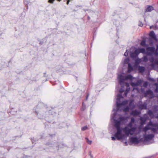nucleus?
Returning <instances> with one entry per match:
<instances>
[{"label": "nucleus", "mask_w": 158, "mask_h": 158, "mask_svg": "<svg viewBox=\"0 0 158 158\" xmlns=\"http://www.w3.org/2000/svg\"><path fill=\"white\" fill-rule=\"evenodd\" d=\"M147 104L146 102L142 103L139 105V108L141 109H147Z\"/></svg>", "instance_id": "nucleus-20"}, {"label": "nucleus", "mask_w": 158, "mask_h": 158, "mask_svg": "<svg viewBox=\"0 0 158 158\" xmlns=\"http://www.w3.org/2000/svg\"><path fill=\"white\" fill-rule=\"evenodd\" d=\"M124 143H125V145H126V146H127V145H128V143H127V140H126V141L124 142Z\"/></svg>", "instance_id": "nucleus-52"}, {"label": "nucleus", "mask_w": 158, "mask_h": 158, "mask_svg": "<svg viewBox=\"0 0 158 158\" xmlns=\"http://www.w3.org/2000/svg\"><path fill=\"white\" fill-rule=\"evenodd\" d=\"M155 127H156L157 129L158 130V124L155 123Z\"/></svg>", "instance_id": "nucleus-51"}, {"label": "nucleus", "mask_w": 158, "mask_h": 158, "mask_svg": "<svg viewBox=\"0 0 158 158\" xmlns=\"http://www.w3.org/2000/svg\"><path fill=\"white\" fill-rule=\"evenodd\" d=\"M86 140L87 143L89 144H91L92 143V141L91 140H89L88 138H85Z\"/></svg>", "instance_id": "nucleus-35"}, {"label": "nucleus", "mask_w": 158, "mask_h": 158, "mask_svg": "<svg viewBox=\"0 0 158 158\" xmlns=\"http://www.w3.org/2000/svg\"><path fill=\"white\" fill-rule=\"evenodd\" d=\"M76 6V7H82V6H78V5H77V6Z\"/></svg>", "instance_id": "nucleus-61"}, {"label": "nucleus", "mask_w": 158, "mask_h": 158, "mask_svg": "<svg viewBox=\"0 0 158 158\" xmlns=\"http://www.w3.org/2000/svg\"><path fill=\"white\" fill-rule=\"evenodd\" d=\"M129 106L131 108L133 109L135 107V105L133 101H131L129 102Z\"/></svg>", "instance_id": "nucleus-27"}, {"label": "nucleus", "mask_w": 158, "mask_h": 158, "mask_svg": "<svg viewBox=\"0 0 158 158\" xmlns=\"http://www.w3.org/2000/svg\"><path fill=\"white\" fill-rule=\"evenodd\" d=\"M139 26L140 27H142L143 26V24L142 23H141L139 25Z\"/></svg>", "instance_id": "nucleus-55"}, {"label": "nucleus", "mask_w": 158, "mask_h": 158, "mask_svg": "<svg viewBox=\"0 0 158 158\" xmlns=\"http://www.w3.org/2000/svg\"><path fill=\"white\" fill-rule=\"evenodd\" d=\"M88 129L87 127L86 126H85L81 128V130L82 131H85Z\"/></svg>", "instance_id": "nucleus-41"}, {"label": "nucleus", "mask_w": 158, "mask_h": 158, "mask_svg": "<svg viewBox=\"0 0 158 158\" xmlns=\"http://www.w3.org/2000/svg\"><path fill=\"white\" fill-rule=\"evenodd\" d=\"M27 148H21L22 149H27Z\"/></svg>", "instance_id": "nucleus-64"}, {"label": "nucleus", "mask_w": 158, "mask_h": 158, "mask_svg": "<svg viewBox=\"0 0 158 158\" xmlns=\"http://www.w3.org/2000/svg\"><path fill=\"white\" fill-rule=\"evenodd\" d=\"M133 78H134V77L131 74H129L127 75H123L122 74H118V79L124 82L125 80H131Z\"/></svg>", "instance_id": "nucleus-8"}, {"label": "nucleus", "mask_w": 158, "mask_h": 158, "mask_svg": "<svg viewBox=\"0 0 158 158\" xmlns=\"http://www.w3.org/2000/svg\"><path fill=\"white\" fill-rule=\"evenodd\" d=\"M125 132V134H123L121 132L120 137H118V140H124L125 141L127 140V138L129 136V135H132L133 134L131 132H132L130 130V129L128 128L127 127H125L123 128V130Z\"/></svg>", "instance_id": "nucleus-6"}, {"label": "nucleus", "mask_w": 158, "mask_h": 158, "mask_svg": "<svg viewBox=\"0 0 158 158\" xmlns=\"http://www.w3.org/2000/svg\"><path fill=\"white\" fill-rule=\"evenodd\" d=\"M48 113L49 114H50L51 113V110H49L48 111Z\"/></svg>", "instance_id": "nucleus-63"}, {"label": "nucleus", "mask_w": 158, "mask_h": 158, "mask_svg": "<svg viewBox=\"0 0 158 158\" xmlns=\"http://www.w3.org/2000/svg\"><path fill=\"white\" fill-rule=\"evenodd\" d=\"M139 69L140 70H141L143 71H144L145 69V68L144 66H139Z\"/></svg>", "instance_id": "nucleus-42"}, {"label": "nucleus", "mask_w": 158, "mask_h": 158, "mask_svg": "<svg viewBox=\"0 0 158 158\" xmlns=\"http://www.w3.org/2000/svg\"><path fill=\"white\" fill-rule=\"evenodd\" d=\"M130 107L129 106H127L124 108V111H128L130 110Z\"/></svg>", "instance_id": "nucleus-37"}, {"label": "nucleus", "mask_w": 158, "mask_h": 158, "mask_svg": "<svg viewBox=\"0 0 158 158\" xmlns=\"http://www.w3.org/2000/svg\"><path fill=\"white\" fill-rule=\"evenodd\" d=\"M5 94L4 93L3 94L2 92H0V97H2L5 96Z\"/></svg>", "instance_id": "nucleus-46"}, {"label": "nucleus", "mask_w": 158, "mask_h": 158, "mask_svg": "<svg viewBox=\"0 0 158 158\" xmlns=\"http://www.w3.org/2000/svg\"><path fill=\"white\" fill-rule=\"evenodd\" d=\"M139 54L141 53L149 56H152L154 55V52L155 50V48L154 47H148L147 48V51H146L145 49L143 48H136Z\"/></svg>", "instance_id": "nucleus-3"}, {"label": "nucleus", "mask_w": 158, "mask_h": 158, "mask_svg": "<svg viewBox=\"0 0 158 158\" xmlns=\"http://www.w3.org/2000/svg\"><path fill=\"white\" fill-rule=\"evenodd\" d=\"M154 126H152L151 128V130L153 132L156 134H158V132H157V129L156 128L154 127Z\"/></svg>", "instance_id": "nucleus-30"}, {"label": "nucleus", "mask_w": 158, "mask_h": 158, "mask_svg": "<svg viewBox=\"0 0 158 158\" xmlns=\"http://www.w3.org/2000/svg\"><path fill=\"white\" fill-rule=\"evenodd\" d=\"M155 107L156 108V111H157L158 110V109H157V108H158V106H155Z\"/></svg>", "instance_id": "nucleus-54"}, {"label": "nucleus", "mask_w": 158, "mask_h": 158, "mask_svg": "<svg viewBox=\"0 0 158 158\" xmlns=\"http://www.w3.org/2000/svg\"><path fill=\"white\" fill-rule=\"evenodd\" d=\"M133 60L135 61V63L137 64L140 63L141 62V59L139 58L138 56L137 58H135V59H133Z\"/></svg>", "instance_id": "nucleus-29"}, {"label": "nucleus", "mask_w": 158, "mask_h": 158, "mask_svg": "<svg viewBox=\"0 0 158 158\" xmlns=\"http://www.w3.org/2000/svg\"><path fill=\"white\" fill-rule=\"evenodd\" d=\"M130 88L129 87V88H127L126 89V90L127 91V90L129 91L130 90Z\"/></svg>", "instance_id": "nucleus-59"}, {"label": "nucleus", "mask_w": 158, "mask_h": 158, "mask_svg": "<svg viewBox=\"0 0 158 158\" xmlns=\"http://www.w3.org/2000/svg\"><path fill=\"white\" fill-rule=\"evenodd\" d=\"M24 2L25 4L27 5L29 2L28 0H24Z\"/></svg>", "instance_id": "nucleus-43"}, {"label": "nucleus", "mask_w": 158, "mask_h": 158, "mask_svg": "<svg viewBox=\"0 0 158 158\" xmlns=\"http://www.w3.org/2000/svg\"><path fill=\"white\" fill-rule=\"evenodd\" d=\"M154 9L153 7L151 6H148L146 9L145 10V12H151Z\"/></svg>", "instance_id": "nucleus-22"}, {"label": "nucleus", "mask_w": 158, "mask_h": 158, "mask_svg": "<svg viewBox=\"0 0 158 158\" xmlns=\"http://www.w3.org/2000/svg\"><path fill=\"white\" fill-rule=\"evenodd\" d=\"M43 41H40L39 43V44H40V45H42L43 44Z\"/></svg>", "instance_id": "nucleus-50"}, {"label": "nucleus", "mask_w": 158, "mask_h": 158, "mask_svg": "<svg viewBox=\"0 0 158 158\" xmlns=\"http://www.w3.org/2000/svg\"><path fill=\"white\" fill-rule=\"evenodd\" d=\"M86 106L83 102L82 103V106L81 108V110L83 111L86 109Z\"/></svg>", "instance_id": "nucleus-31"}, {"label": "nucleus", "mask_w": 158, "mask_h": 158, "mask_svg": "<svg viewBox=\"0 0 158 158\" xmlns=\"http://www.w3.org/2000/svg\"><path fill=\"white\" fill-rule=\"evenodd\" d=\"M118 83L120 85L121 88L119 90V92L122 93L124 91V87L125 85V83L122 81L118 80Z\"/></svg>", "instance_id": "nucleus-17"}, {"label": "nucleus", "mask_w": 158, "mask_h": 158, "mask_svg": "<svg viewBox=\"0 0 158 158\" xmlns=\"http://www.w3.org/2000/svg\"><path fill=\"white\" fill-rule=\"evenodd\" d=\"M31 139L33 143H34L35 142L38 141V139H35L34 138H31Z\"/></svg>", "instance_id": "nucleus-33"}, {"label": "nucleus", "mask_w": 158, "mask_h": 158, "mask_svg": "<svg viewBox=\"0 0 158 158\" xmlns=\"http://www.w3.org/2000/svg\"><path fill=\"white\" fill-rule=\"evenodd\" d=\"M55 134H51V135H49L50 136H51V137H52L54 135H55Z\"/></svg>", "instance_id": "nucleus-60"}, {"label": "nucleus", "mask_w": 158, "mask_h": 158, "mask_svg": "<svg viewBox=\"0 0 158 158\" xmlns=\"http://www.w3.org/2000/svg\"><path fill=\"white\" fill-rule=\"evenodd\" d=\"M133 69V68L132 64L131 63H129L128 65L127 71L128 72H131Z\"/></svg>", "instance_id": "nucleus-26"}, {"label": "nucleus", "mask_w": 158, "mask_h": 158, "mask_svg": "<svg viewBox=\"0 0 158 158\" xmlns=\"http://www.w3.org/2000/svg\"><path fill=\"white\" fill-rule=\"evenodd\" d=\"M154 91L156 93H158V89L157 88H156V89Z\"/></svg>", "instance_id": "nucleus-49"}, {"label": "nucleus", "mask_w": 158, "mask_h": 158, "mask_svg": "<svg viewBox=\"0 0 158 158\" xmlns=\"http://www.w3.org/2000/svg\"><path fill=\"white\" fill-rule=\"evenodd\" d=\"M149 84L148 82L147 81H145L143 83V86L145 87H147Z\"/></svg>", "instance_id": "nucleus-38"}, {"label": "nucleus", "mask_w": 158, "mask_h": 158, "mask_svg": "<svg viewBox=\"0 0 158 158\" xmlns=\"http://www.w3.org/2000/svg\"><path fill=\"white\" fill-rule=\"evenodd\" d=\"M130 60L129 57L126 58L124 60L123 65L125 66V64H127L128 65L129 63H130Z\"/></svg>", "instance_id": "nucleus-25"}, {"label": "nucleus", "mask_w": 158, "mask_h": 158, "mask_svg": "<svg viewBox=\"0 0 158 158\" xmlns=\"http://www.w3.org/2000/svg\"><path fill=\"white\" fill-rule=\"evenodd\" d=\"M148 95H149V98H152L155 97L153 91L149 89H148L145 91L144 94V96L146 97H147Z\"/></svg>", "instance_id": "nucleus-14"}, {"label": "nucleus", "mask_w": 158, "mask_h": 158, "mask_svg": "<svg viewBox=\"0 0 158 158\" xmlns=\"http://www.w3.org/2000/svg\"><path fill=\"white\" fill-rule=\"evenodd\" d=\"M89 93H87V95H86V98H85V101H87V100H88V97H89Z\"/></svg>", "instance_id": "nucleus-44"}, {"label": "nucleus", "mask_w": 158, "mask_h": 158, "mask_svg": "<svg viewBox=\"0 0 158 158\" xmlns=\"http://www.w3.org/2000/svg\"><path fill=\"white\" fill-rule=\"evenodd\" d=\"M61 0H57V1L58 2H60ZM70 0H67L66 4L67 5H68L69 4V2H70Z\"/></svg>", "instance_id": "nucleus-47"}, {"label": "nucleus", "mask_w": 158, "mask_h": 158, "mask_svg": "<svg viewBox=\"0 0 158 158\" xmlns=\"http://www.w3.org/2000/svg\"><path fill=\"white\" fill-rule=\"evenodd\" d=\"M45 41H46V40H45V39H42V41H43V42H44V41H45Z\"/></svg>", "instance_id": "nucleus-58"}, {"label": "nucleus", "mask_w": 158, "mask_h": 158, "mask_svg": "<svg viewBox=\"0 0 158 158\" xmlns=\"http://www.w3.org/2000/svg\"><path fill=\"white\" fill-rule=\"evenodd\" d=\"M146 41L145 39L143 40L140 42V45L143 47L147 46L148 47V45L146 44Z\"/></svg>", "instance_id": "nucleus-23"}, {"label": "nucleus", "mask_w": 158, "mask_h": 158, "mask_svg": "<svg viewBox=\"0 0 158 158\" xmlns=\"http://www.w3.org/2000/svg\"><path fill=\"white\" fill-rule=\"evenodd\" d=\"M15 158H20L19 156L18 155H16ZM20 158H32V156L26 155L23 154V156L21 157Z\"/></svg>", "instance_id": "nucleus-21"}, {"label": "nucleus", "mask_w": 158, "mask_h": 158, "mask_svg": "<svg viewBox=\"0 0 158 158\" xmlns=\"http://www.w3.org/2000/svg\"><path fill=\"white\" fill-rule=\"evenodd\" d=\"M47 112V110L44 104L42 102L39 103L36 106L35 111V114L38 118L40 119H43L45 116Z\"/></svg>", "instance_id": "nucleus-2"}, {"label": "nucleus", "mask_w": 158, "mask_h": 158, "mask_svg": "<svg viewBox=\"0 0 158 158\" xmlns=\"http://www.w3.org/2000/svg\"><path fill=\"white\" fill-rule=\"evenodd\" d=\"M84 11H85V12H86V11H88V12L89 13H94V12H93V11L92 10H88V9H83Z\"/></svg>", "instance_id": "nucleus-40"}, {"label": "nucleus", "mask_w": 158, "mask_h": 158, "mask_svg": "<svg viewBox=\"0 0 158 158\" xmlns=\"http://www.w3.org/2000/svg\"><path fill=\"white\" fill-rule=\"evenodd\" d=\"M87 19L88 20H89L90 19V17L89 15L87 16Z\"/></svg>", "instance_id": "nucleus-57"}, {"label": "nucleus", "mask_w": 158, "mask_h": 158, "mask_svg": "<svg viewBox=\"0 0 158 158\" xmlns=\"http://www.w3.org/2000/svg\"><path fill=\"white\" fill-rule=\"evenodd\" d=\"M113 128L114 129L116 130V131L113 135V136L111 137V139L112 140L114 141L116 140H118V138L120 137V134H121V132L123 131V128L122 127H120L118 125H115L114 124H113Z\"/></svg>", "instance_id": "nucleus-5"}, {"label": "nucleus", "mask_w": 158, "mask_h": 158, "mask_svg": "<svg viewBox=\"0 0 158 158\" xmlns=\"http://www.w3.org/2000/svg\"><path fill=\"white\" fill-rule=\"evenodd\" d=\"M143 61L144 62H147L148 60V58L147 56H144L143 57Z\"/></svg>", "instance_id": "nucleus-34"}, {"label": "nucleus", "mask_w": 158, "mask_h": 158, "mask_svg": "<svg viewBox=\"0 0 158 158\" xmlns=\"http://www.w3.org/2000/svg\"><path fill=\"white\" fill-rule=\"evenodd\" d=\"M140 112L137 110H135L132 111L131 113L130 114L131 115L133 116H137L139 114Z\"/></svg>", "instance_id": "nucleus-19"}, {"label": "nucleus", "mask_w": 158, "mask_h": 158, "mask_svg": "<svg viewBox=\"0 0 158 158\" xmlns=\"http://www.w3.org/2000/svg\"><path fill=\"white\" fill-rule=\"evenodd\" d=\"M150 61L151 63L149 66L151 68L154 70H155L156 68H158V60H156L152 56L150 59Z\"/></svg>", "instance_id": "nucleus-10"}, {"label": "nucleus", "mask_w": 158, "mask_h": 158, "mask_svg": "<svg viewBox=\"0 0 158 158\" xmlns=\"http://www.w3.org/2000/svg\"><path fill=\"white\" fill-rule=\"evenodd\" d=\"M148 80L152 82H155L156 80L153 78L148 77L147 78Z\"/></svg>", "instance_id": "nucleus-32"}, {"label": "nucleus", "mask_w": 158, "mask_h": 158, "mask_svg": "<svg viewBox=\"0 0 158 158\" xmlns=\"http://www.w3.org/2000/svg\"><path fill=\"white\" fill-rule=\"evenodd\" d=\"M135 50L134 52L130 51L129 52L130 57L133 60L138 56L139 53L136 49V48H134Z\"/></svg>", "instance_id": "nucleus-13"}, {"label": "nucleus", "mask_w": 158, "mask_h": 158, "mask_svg": "<svg viewBox=\"0 0 158 158\" xmlns=\"http://www.w3.org/2000/svg\"><path fill=\"white\" fill-rule=\"evenodd\" d=\"M152 126L155 127V123H153L152 121H150L145 126L144 128L145 130L147 131L149 130H151Z\"/></svg>", "instance_id": "nucleus-16"}, {"label": "nucleus", "mask_w": 158, "mask_h": 158, "mask_svg": "<svg viewBox=\"0 0 158 158\" xmlns=\"http://www.w3.org/2000/svg\"><path fill=\"white\" fill-rule=\"evenodd\" d=\"M116 97V110L117 111H121L123 109V106L126 101H123L122 102H121L120 99L123 98V96L121 93L118 94L117 95Z\"/></svg>", "instance_id": "nucleus-4"}, {"label": "nucleus", "mask_w": 158, "mask_h": 158, "mask_svg": "<svg viewBox=\"0 0 158 158\" xmlns=\"http://www.w3.org/2000/svg\"><path fill=\"white\" fill-rule=\"evenodd\" d=\"M136 122L135 118L133 117L131 118L130 121L128 123L125 127L130 129L132 132H134L136 131V127L133 126V123Z\"/></svg>", "instance_id": "nucleus-9"}, {"label": "nucleus", "mask_w": 158, "mask_h": 158, "mask_svg": "<svg viewBox=\"0 0 158 158\" xmlns=\"http://www.w3.org/2000/svg\"><path fill=\"white\" fill-rule=\"evenodd\" d=\"M13 84L12 82L10 83L8 85V90L10 91H13L14 90V87L13 86Z\"/></svg>", "instance_id": "nucleus-24"}, {"label": "nucleus", "mask_w": 158, "mask_h": 158, "mask_svg": "<svg viewBox=\"0 0 158 158\" xmlns=\"http://www.w3.org/2000/svg\"><path fill=\"white\" fill-rule=\"evenodd\" d=\"M55 0H48V2L52 4L53 3Z\"/></svg>", "instance_id": "nucleus-45"}, {"label": "nucleus", "mask_w": 158, "mask_h": 158, "mask_svg": "<svg viewBox=\"0 0 158 158\" xmlns=\"http://www.w3.org/2000/svg\"><path fill=\"white\" fill-rule=\"evenodd\" d=\"M46 145L49 146V147H53L54 148H56L57 151L59 150V148H63V146H66L65 144H62V145L61 146L60 145H57V143L51 141H49L47 142L46 144Z\"/></svg>", "instance_id": "nucleus-7"}, {"label": "nucleus", "mask_w": 158, "mask_h": 158, "mask_svg": "<svg viewBox=\"0 0 158 158\" xmlns=\"http://www.w3.org/2000/svg\"><path fill=\"white\" fill-rule=\"evenodd\" d=\"M156 49L154 52V54L156 56H158V43L156 44Z\"/></svg>", "instance_id": "nucleus-28"}, {"label": "nucleus", "mask_w": 158, "mask_h": 158, "mask_svg": "<svg viewBox=\"0 0 158 158\" xmlns=\"http://www.w3.org/2000/svg\"><path fill=\"white\" fill-rule=\"evenodd\" d=\"M143 80L140 79L136 81H134L132 82V85L133 86L137 87L140 86L142 84Z\"/></svg>", "instance_id": "nucleus-18"}, {"label": "nucleus", "mask_w": 158, "mask_h": 158, "mask_svg": "<svg viewBox=\"0 0 158 158\" xmlns=\"http://www.w3.org/2000/svg\"><path fill=\"white\" fill-rule=\"evenodd\" d=\"M157 28V25L155 26H153V25H152L150 26V28L151 29H156Z\"/></svg>", "instance_id": "nucleus-39"}, {"label": "nucleus", "mask_w": 158, "mask_h": 158, "mask_svg": "<svg viewBox=\"0 0 158 158\" xmlns=\"http://www.w3.org/2000/svg\"><path fill=\"white\" fill-rule=\"evenodd\" d=\"M155 135L153 134H144L143 135L144 141L147 142L152 140L154 137Z\"/></svg>", "instance_id": "nucleus-11"}, {"label": "nucleus", "mask_w": 158, "mask_h": 158, "mask_svg": "<svg viewBox=\"0 0 158 158\" xmlns=\"http://www.w3.org/2000/svg\"><path fill=\"white\" fill-rule=\"evenodd\" d=\"M89 155H90V157H91V158H93V156L91 154V152H90Z\"/></svg>", "instance_id": "nucleus-56"}, {"label": "nucleus", "mask_w": 158, "mask_h": 158, "mask_svg": "<svg viewBox=\"0 0 158 158\" xmlns=\"http://www.w3.org/2000/svg\"><path fill=\"white\" fill-rule=\"evenodd\" d=\"M145 91H145V90H144V89H141V92H142L143 93V94H144H144H145Z\"/></svg>", "instance_id": "nucleus-48"}, {"label": "nucleus", "mask_w": 158, "mask_h": 158, "mask_svg": "<svg viewBox=\"0 0 158 158\" xmlns=\"http://www.w3.org/2000/svg\"><path fill=\"white\" fill-rule=\"evenodd\" d=\"M129 51L127 49L126 50V52H125L124 53V55L125 56H126V57L128 56L129 55Z\"/></svg>", "instance_id": "nucleus-36"}, {"label": "nucleus", "mask_w": 158, "mask_h": 158, "mask_svg": "<svg viewBox=\"0 0 158 158\" xmlns=\"http://www.w3.org/2000/svg\"><path fill=\"white\" fill-rule=\"evenodd\" d=\"M93 12H94V13H89V15H94L95 13V12L94 11H93Z\"/></svg>", "instance_id": "nucleus-53"}, {"label": "nucleus", "mask_w": 158, "mask_h": 158, "mask_svg": "<svg viewBox=\"0 0 158 158\" xmlns=\"http://www.w3.org/2000/svg\"><path fill=\"white\" fill-rule=\"evenodd\" d=\"M46 72H45V73H44V77H46V76L45 75H46Z\"/></svg>", "instance_id": "nucleus-62"}, {"label": "nucleus", "mask_w": 158, "mask_h": 158, "mask_svg": "<svg viewBox=\"0 0 158 158\" xmlns=\"http://www.w3.org/2000/svg\"><path fill=\"white\" fill-rule=\"evenodd\" d=\"M149 35L150 38L149 39L148 41L150 44H153V42L152 39H155L156 40H157L156 38V36L153 31H152L150 32Z\"/></svg>", "instance_id": "nucleus-12"}, {"label": "nucleus", "mask_w": 158, "mask_h": 158, "mask_svg": "<svg viewBox=\"0 0 158 158\" xmlns=\"http://www.w3.org/2000/svg\"><path fill=\"white\" fill-rule=\"evenodd\" d=\"M129 140L130 142L132 143L138 144L140 142L139 138L136 136L130 137Z\"/></svg>", "instance_id": "nucleus-15"}, {"label": "nucleus", "mask_w": 158, "mask_h": 158, "mask_svg": "<svg viewBox=\"0 0 158 158\" xmlns=\"http://www.w3.org/2000/svg\"><path fill=\"white\" fill-rule=\"evenodd\" d=\"M114 112L111 115V120L113 124L118 125L120 127L121 125L125 124L128 121V119L130 118L129 116H123L117 114L118 111H117L115 108H114L112 110Z\"/></svg>", "instance_id": "nucleus-1"}]
</instances>
